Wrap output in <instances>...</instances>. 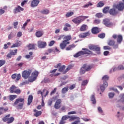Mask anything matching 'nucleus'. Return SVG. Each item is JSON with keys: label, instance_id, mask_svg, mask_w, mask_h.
Wrapping results in <instances>:
<instances>
[{"label": "nucleus", "instance_id": "13d9d810", "mask_svg": "<svg viewBox=\"0 0 124 124\" xmlns=\"http://www.w3.org/2000/svg\"><path fill=\"white\" fill-rule=\"evenodd\" d=\"M55 43V41H54V40H52V41H50V42L49 43V44L48 45V46H49L50 47H51L52 46H53V45H54Z\"/></svg>", "mask_w": 124, "mask_h": 124}, {"label": "nucleus", "instance_id": "8fccbe9b", "mask_svg": "<svg viewBox=\"0 0 124 124\" xmlns=\"http://www.w3.org/2000/svg\"><path fill=\"white\" fill-rule=\"evenodd\" d=\"M88 82L89 81L88 80H84L82 82V86H86L88 84Z\"/></svg>", "mask_w": 124, "mask_h": 124}, {"label": "nucleus", "instance_id": "774afa93", "mask_svg": "<svg viewBox=\"0 0 124 124\" xmlns=\"http://www.w3.org/2000/svg\"><path fill=\"white\" fill-rule=\"evenodd\" d=\"M121 100L123 103H124V93L121 94Z\"/></svg>", "mask_w": 124, "mask_h": 124}, {"label": "nucleus", "instance_id": "5701e85b", "mask_svg": "<svg viewBox=\"0 0 124 124\" xmlns=\"http://www.w3.org/2000/svg\"><path fill=\"white\" fill-rule=\"evenodd\" d=\"M100 30L98 27H93L92 29V32L93 33V34H97V33H99Z\"/></svg>", "mask_w": 124, "mask_h": 124}, {"label": "nucleus", "instance_id": "6e6d98bb", "mask_svg": "<svg viewBox=\"0 0 124 124\" xmlns=\"http://www.w3.org/2000/svg\"><path fill=\"white\" fill-rule=\"evenodd\" d=\"M103 48L104 50H111V47L109 45H108V46H104Z\"/></svg>", "mask_w": 124, "mask_h": 124}, {"label": "nucleus", "instance_id": "3c124183", "mask_svg": "<svg viewBox=\"0 0 124 124\" xmlns=\"http://www.w3.org/2000/svg\"><path fill=\"white\" fill-rule=\"evenodd\" d=\"M115 95V93H108V96L109 98H112L113 97H114Z\"/></svg>", "mask_w": 124, "mask_h": 124}, {"label": "nucleus", "instance_id": "4be33fe9", "mask_svg": "<svg viewBox=\"0 0 124 124\" xmlns=\"http://www.w3.org/2000/svg\"><path fill=\"white\" fill-rule=\"evenodd\" d=\"M90 35V32H84L83 34H79V36L80 38H85L86 36H89Z\"/></svg>", "mask_w": 124, "mask_h": 124}, {"label": "nucleus", "instance_id": "de8ad7c7", "mask_svg": "<svg viewBox=\"0 0 124 124\" xmlns=\"http://www.w3.org/2000/svg\"><path fill=\"white\" fill-rule=\"evenodd\" d=\"M93 24L94 25H99V24H100V19H94Z\"/></svg>", "mask_w": 124, "mask_h": 124}, {"label": "nucleus", "instance_id": "7c9ffc66", "mask_svg": "<svg viewBox=\"0 0 124 124\" xmlns=\"http://www.w3.org/2000/svg\"><path fill=\"white\" fill-rule=\"evenodd\" d=\"M35 46H36V44H30L28 46V47L29 50H35Z\"/></svg>", "mask_w": 124, "mask_h": 124}, {"label": "nucleus", "instance_id": "c85d7f7f", "mask_svg": "<svg viewBox=\"0 0 124 124\" xmlns=\"http://www.w3.org/2000/svg\"><path fill=\"white\" fill-rule=\"evenodd\" d=\"M33 112H35L34 114V117H39V116H41V114H42V112L38 111L35 109L33 110Z\"/></svg>", "mask_w": 124, "mask_h": 124}, {"label": "nucleus", "instance_id": "f3484780", "mask_svg": "<svg viewBox=\"0 0 124 124\" xmlns=\"http://www.w3.org/2000/svg\"><path fill=\"white\" fill-rule=\"evenodd\" d=\"M103 23L104 25L107 27H109V26H111V25H112V23H111L108 18H105V19H103Z\"/></svg>", "mask_w": 124, "mask_h": 124}, {"label": "nucleus", "instance_id": "2eb2a0df", "mask_svg": "<svg viewBox=\"0 0 124 124\" xmlns=\"http://www.w3.org/2000/svg\"><path fill=\"white\" fill-rule=\"evenodd\" d=\"M47 45V44L46 42H43L41 41H39L38 42V47L39 48H45L46 47V46Z\"/></svg>", "mask_w": 124, "mask_h": 124}, {"label": "nucleus", "instance_id": "0eeeda50", "mask_svg": "<svg viewBox=\"0 0 124 124\" xmlns=\"http://www.w3.org/2000/svg\"><path fill=\"white\" fill-rule=\"evenodd\" d=\"M39 73L37 71H35L31 73V76L29 78V81L31 83H32V82H34L36 78L38 77V75Z\"/></svg>", "mask_w": 124, "mask_h": 124}, {"label": "nucleus", "instance_id": "37998d69", "mask_svg": "<svg viewBox=\"0 0 124 124\" xmlns=\"http://www.w3.org/2000/svg\"><path fill=\"white\" fill-rule=\"evenodd\" d=\"M74 12H68L65 15L66 17H68L69 16H73L74 15Z\"/></svg>", "mask_w": 124, "mask_h": 124}, {"label": "nucleus", "instance_id": "69168bd1", "mask_svg": "<svg viewBox=\"0 0 124 124\" xmlns=\"http://www.w3.org/2000/svg\"><path fill=\"white\" fill-rule=\"evenodd\" d=\"M13 25L14 26L15 29H17V26H18V22H15Z\"/></svg>", "mask_w": 124, "mask_h": 124}, {"label": "nucleus", "instance_id": "ea45409f", "mask_svg": "<svg viewBox=\"0 0 124 124\" xmlns=\"http://www.w3.org/2000/svg\"><path fill=\"white\" fill-rule=\"evenodd\" d=\"M108 79H109V77L108 75H105L102 78V80L103 82H107V81H108Z\"/></svg>", "mask_w": 124, "mask_h": 124}, {"label": "nucleus", "instance_id": "a211bd4d", "mask_svg": "<svg viewBox=\"0 0 124 124\" xmlns=\"http://www.w3.org/2000/svg\"><path fill=\"white\" fill-rule=\"evenodd\" d=\"M39 0H32L31 5V7H35V6H37L38 5V3H39Z\"/></svg>", "mask_w": 124, "mask_h": 124}, {"label": "nucleus", "instance_id": "bf43d9fd", "mask_svg": "<svg viewBox=\"0 0 124 124\" xmlns=\"http://www.w3.org/2000/svg\"><path fill=\"white\" fill-rule=\"evenodd\" d=\"M57 88H55L54 90L52 91L50 93V95H52L54 93H56L57 92Z\"/></svg>", "mask_w": 124, "mask_h": 124}, {"label": "nucleus", "instance_id": "f704fd0d", "mask_svg": "<svg viewBox=\"0 0 124 124\" xmlns=\"http://www.w3.org/2000/svg\"><path fill=\"white\" fill-rule=\"evenodd\" d=\"M17 98V96L16 95H10L9 96V99L11 100V101H13L15 99V98Z\"/></svg>", "mask_w": 124, "mask_h": 124}, {"label": "nucleus", "instance_id": "9d476101", "mask_svg": "<svg viewBox=\"0 0 124 124\" xmlns=\"http://www.w3.org/2000/svg\"><path fill=\"white\" fill-rule=\"evenodd\" d=\"M114 7L116 8L118 10V11H120L121 12H123L124 11V1H120L117 4H116L114 5Z\"/></svg>", "mask_w": 124, "mask_h": 124}, {"label": "nucleus", "instance_id": "7ed1b4c3", "mask_svg": "<svg viewBox=\"0 0 124 124\" xmlns=\"http://www.w3.org/2000/svg\"><path fill=\"white\" fill-rule=\"evenodd\" d=\"M83 51H80V52H78L75 55H74V57L75 58H78L80 56H83V55H86V56H90V55H93V52L92 51H90L89 49H86V48H82Z\"/></svg>", "mask_w": 124, "mask_h": 124}, {"label": "nucleus", "instance_id": "4c0bfd02", "mask_svg": "<svg viewBox=\"0 0 124 124\" xmlns=\"http://www.w3.org/2000/svg\"><path fill=\"white\" fill-rule=\"evenodd\" d=\"M76 47V45L75 44H72L71 45H69L68 47L66 48V51H69L71 50L72 48H75Z\"/></svg>", "mask_w": 124, "mask_h": 124}, {"label": "nucleus", "instance_id": "e2e57ef3", "mask_svg": "<svg viewBox=\"0 0 124 124\" xmlns=\"http://www.w3.org/2000/svg\"><path fill=\"white\" fill-rule=\"evenodd\" d=\"M74 114H77V112L76 111H71L68 113V115H73Z\"/></svg>", "mask_w": 124, "mask_h": 124}, {"label": "nucleus", "instance_id": "1a4fd4ad", "mask_svg": "<svg viewBox=\"0 0 124 124\" xmlns=\"http://www.w3.org/2000/svg\"><path fill=\"white\" fill-rule=\"evenodd\" d=\"M18 87L15 85H12L9 89V91L11 93H16V94H20L21 93V90L17 89Z\"/></svg>", "mask_w": 124, "mask_h": 124}, {"label": "nucleus", "instance_id": "09e8293b", "mask_svg": "<svg viewBox=\"0 0 124 124\" xmlns=\"http://www.w3.org/2000/svg\"><path fill=\"white\" fill-rule=\"evenodd\" d=\"M32 52H29V55H27L25 56V58L26 59H30V58H31V56H32Z\"/></svg>", "mask_w": 124, "mask_h": 124}, {"label": "nucleus", "instance_id": "f257e3e1", "mask_svg": "<svg viewBox=\"0 0 124 124\" xmlns=\"http://www.w3.org/2000/svg\"><path fill=\"white\" fill-rule=\"evenodd\" d=\"M112 38L113 39H117V44H116L114 40H109L108 42V44L109 46H112L113 49H118L119 44H121L123 40V37L121 34H119V35H117V34H113L112 35Z\"/></svg>", "mask_w": 124, "mask_h": 124}, {"label": "nucleus", "instance_id": "a19ab883", "mask_svg": "<svg viewBox=\"0 0 124 124\" xmlns=\"http://www.w3.org/2000/svg\"><path fill=\"white\" fill-rule=\"evenodd\" d=\"M23 106H24V103H21L19 104L17 106L16 108L18 109H23Z\"/></svg>", "mask_w": 124, "mask_h": 124}, {"label": "nucleus", "instance_id": "0e129e2a", "mask_svg": "<svg viewBox=\"0 0 124 124\" xmlns=\"http://www.w3.org/2000/svg\"><path fill=\"white\" fill-rule=\"evenodd\" d=\"M5 11L2 9H0V15H2V14H4Z\"/></svg>", "mask_w": 124, "mask_h": 124}, {"label": "nucleus", "instance_id": "f03ea898", "mask_svg": "<svg viewBox=\"0 0 124 124\" xmlns=\"http://www.w3.org/2000/svg\"><path fill=\"white\" fill-rule=\"evenodd\" d=\"M54 67H55V68H58V67H59L58 71H59V72H61L62 73V74H66V73H67V72H68V71L70 70V69H71L72 68V66L69 65L67 66V68L65 69V65L62 66L61 63H58V64H57V65H55Z\"/></svg>", "mask_w": 124, "mask_h": 124}, {"label": "nucleus", "instance_id": "f8f14e48", "mask_svg": "<svg viewBox=\"0 0 124 124\" xmlns=\"http://www.w3.org/2000/svg\"><path fill=\"white\" fill-rule=\"evenodd\" d=\"M31 73V70H24L22 73V76L24 79H28Z\"/></svg>", "mask_w": 124, "mask_h": 124}, {"label": "nucleus", "instance_id": "4468645a", "mask_svg": "<svg viewBox=\"0 0 124 124\" xmlns=\"http://www.w3.org/2000/svg\"><path fill=\"white\" fill-rule=\"evenodd\" d=\"M11 77L13 80L16 79V82H18V81L21 79V74H18L16 75V74H14L12 75Z\"/></svg>", "mask_w": 124, "mask_h": 124}, {"label": "nucleus", "instance_id": "39448f33", "mask_svg": "<svg viewBox=\"0 0 124 124\" xmlns=\"http://www.w3.org/2000/svg\"><path fill=\"white\" fill-rule=\"evenodd\" d=\"M93 67V65L83 64L82 67L80 69V74L81 75L84 74L86 71H90Z\"/></svg>", "mask_w": 124, "mask_h": 124}, {"label": "nucleus", "instance_id": "e433bc0d", "mask_svg": "<svg viewBox=\"0 0 124 124\" xmlns=\"http://www.w3.org/2000/svg\"><path fill=\"white\" fill-rule=\"evenodd\" d=\"M91 101H92L93 104H95V103H96V100L95 97L94 95H93V94L91 96Z\"/></svg>", "mask_w": 124, "mask_h": 124}, {"label": "nucleus", "instance_id": "052dcab7", "mask_svg": "<svg viewBox=\"0 0 124 124\" xmlns=\"http://www.w3.org/2000/svg\"><path fill=\"white\" fill-rule=\"evenodd\" d=\"M96 16H97V17H102L103 15L101 13H98L96 14Z\"/></svg>", "mask_w": 124, "mask_h": 124}, {"label": "nucleus", "instance_id": "393cba45", "mask_svg": "<svg viewBox=\"0 0 124 124\" xmlns=\"http://www.w3.org/2000/svg\"><path fill=\"white\" fill-rule=\"evenodd\" d=\"M33 99V96H32V95H30L28 96V103H27V105L28 106L31 105V102H32Z\"/></svg>", "mask_w": 124, "mask_h": 124}, {"label": "nucleus", "instance_id": "ddd939ff", "mask_svg": "<svg viewBox=\"0 0 124 124\" xmlns=\"http://www.w3.org/2000/svg\"><path fill=\"white\" fill-rule=\"evenodd\" d=\"M24 10L23 8H22L21 6L17 5L16 7L14 10L13 12L14 14H17V13H20L21 11H23Z\"/></svg>", "mask_w": 124, "mask_h": 124}, {"label": "nucleus", "instance_id": "5fc2aeb1", "mask_svg": "<svg viewBox=\"0 0 124 124\" xmlns=\"http://www.w3.org/2000/svg\"><path fill=\"white\" fill-rule=\"evenodd\" d=\"M5 63V61L4 60H0V67L2 66Z\"/></svg>", "mask_w": 124, "mask_h": 124}, {"label": "nucleus", "instance_id": "c9c22d12", "mask_svg": "<svg viewBox=\"0 0 124 124\" xmlns=\"http://www.w3.org/2000/svg\"><path fill=\"white\" fill-rule=\"evenodd\" d=\"M67 44L66 43H64L63 41H62V43H61L60 45V48L62 49L63 50L65 49V47H66Z\"/></svg>", "mask_w": 124, "mask_h": 124}, {"label": "nucleus", "instance_id": "6ab92c4d", "mask_svg": "<svg viewBox=\"0 0 124 124\" xmlns=\"http://www.w3.org/2000/svg\"><path fill=\"white\" fill-rule=\"evenodd\" d=\"M8 107H6L4 108L3 107L0 108V115H2V114H4V113L7 112L8 111Z\"/></svg>", "mask_w": 124, "mask_h": 124}, {"label": "nucleus", "instance_id": "c03bdc74", "mask_svg": "<svg viewBox=\"0 0 124 124\" xmlns=\"http://www.w3.org/2000/svg\"><path fill=\"white\" fill-rule=\"evenodd\" d=\"M98 37H99V38H105V36H106V34L105 33H101L100 34H99V35H98Z\"/></svg>", "mask_w": 124, "mask_h": 124}, {"label": "nucleus", "instance_id": "cd10ccee", "mask_svg": "<svg viewBox=\"0 0 124 124\" xmlns=\"http://www.w3.org/2000/svg\"><path fill=\"white\" fill-rule=\"evenodd\" d=\"M68 119H69L70 122H72L73 121H75V120L79 119V118L78 117H76V116H67Z\"/></svg>", "mask_w": 124, "mask_h": 124}, {"label": "nucleus", "instance_id": "dca6fc26", "mask_svg": "<svg viewBox=\"0 0 124 124\" xmlns=\"http://www.w3.org/2000/svg\"><path fill=\"white\" fill-rule=\"evenodd\" d=\"M118 13L119 12L117 11L116 9H115V8H112V9H110L109 11V13L112 16H117Z\"/></svg>", "mask_w": 124, "mask_h": 124}, {"label": "nucleus", "instance_id": "2f4dec72", "mask_svg": "<svg viewBox=\"0 0 124 124\" xmlns=\"http://www.w3.org/2000/svg\"><path fill=\"white\" fill-rule=\"evenodd\" d=\"M71 24H69V23H65L64 25V27L63 28V31H69V28H71Z\"/></svg>", "mask_w": 124, "mask_h": 124}, {"label": "nucleus", "instance_id": "79ce46f5", "mask_svg": "<svg viewBox=\"0 0 124 124\" xmlns=\"http://www.w3.org/2000/svg\"><path fill=\"white\" fill-rule=\"evenodd\" d=\"M104 6V2L103 1H100L98 4H97V7H103Z\"/></svg>", "mask_w": 124, "mask_h": 124}, {"label": "nucleus", "instance_id": "6e6552de", "mask_svg": "<svg viewBox=\"0 0 124 124\" xmlns=\"http://www.w3.org/2000/svg\"><path fill=\"white\" fill-rule=\"evenodd\" d=\"M52 99L56 100L55 104H54V108H55V109H60L62 103V99H57V96H53V97H52Z\"/></svg>", "mask_w": 124, "mask_h": 124}, {"label": "nucleus", "instance_id": "a878e982", "mask_svg": "<svg viewBox=\"0 0 124 124\" xmlns=\"http://www.w3.org/2000/svg\"><path fill=\"white\" fill-rule=\"evenodd\" d=\"M124 70V65H122L121 64L120 65H119L118 67H114L113 69V71H117L118 70Z\"/></svg>", "mask_w": 124, "mask_h": 124}, {"label": "nucleus", "instance_id": "338daca9", "mask_svg": "<svg viewBox=\"0 0 124 124\" xmlns=\"http://www.w3.org/2000/svg\"><path fill=\"white\" fill-rule=\"evenodd\" d=\"M17 36V37H21L22 36V32H18Z\"/></svg>", "mask_w": 124, "mask_h": 124}, {"label": "nucleus", "instance_id": "58836bf2", "mask_svg": "<svg viewBox=\"0 0 124 124\" xmlns=\"http://www.w3.org/2000/svg\"><path fill=\"white\" fill-rule=\"evenodd\" d=\"M69 91L68 87L63 88L62 90V93H66Z\"/></svg>", "mask_w": 124, "mask_h": 124}, {"label": "nucleus", "instance_id": "412c9836", "mask_svg": "<svg viewBox=\"0 0 124 124\" xmlns=\"http://www.w3.org/2000/svg\"><path fill=\"white\" fill-rule=\"evenodd\" d=\"M57 70V69H53V70H51V71H50V73H51V74H50V76L51 77H53V76H55V77L59 76L61 73H56V74H54V73L56 72Z\"/></svg>", "mask_w": 124, "mask_h": 124}, {"label": "nucleus", "instance_id": "c756f323", "mask_svg": "<svg viewBox=\"0 0 124 124\" xmlns=\"http://www.w3.org/2000/svg\"><path fill=\"white\" fill-rule=\"evenodd\" d=\"M108 83L107 82H104L103 86H101L100 89L102 92H104L105 88L108 87Z\"/></svg>", "mask_w": 124, "mask_h": 124}, {"label": "nucleus", "instance_id": "423d86ee", "mask_svg": "<svg viewBox=\"0 0 124 124\" xmlns=\"http://www.w3.org/2000/svg\"><path fill=\"white\" fill-rule=\"evenodd\" d=\"M10 114L6 115L2 119V121L5 123L7 122L8 124H12V123L14 122L15 118H14V117H10Z\"/></svg>", "mask_w": 124, "mask_h": 124}, {"label": "nucleus", "instance_id": "aec40b11", "mask_svg": "<svg viewBox=\"0 0 124 124\" xmlns=\"http://www.w3.org/2000/svg\"><path fill=\"white\" fill-rule=\"evenodd\" d=\"M64 39H65V40H63V43L67 44L68 41L71 40L72 39L71 35H67V36H65L64 37Z\"/></svg>", "mask_w": 124, "mask_h": 124}, {"label": "nucleus", "instance_id": "473e14b6", "mask_svg": "<svg viewBox=\"0 0 124 124\" xmlns=\"http://www.w3.org/2000/svg\"><path fill=\"white\" fill-rule=\"evenodd\" d=\"M43 31H39L36 32L35 35L37 37H41L43 35Z\"/></svg>", "mask_w": 124, "mask_h": 124}, {"label": "nucleus", "instance_id": "a18cd8bd", "mask_svg": "<svg viewBox=\"0 0 124 124\" xmlns=\"http://www.w3.org/2000/svg\"><path fill=\"white\" fill-rule=\"evenodd\" d=\"M109 8L110 7H108V6L105 7L103 9V12L105 13H108V12L109 10Z\"/></svg>", "mask_w": 124, "mask_h": 124}, {"label": "nucleus", "instance_id": "bb28decb", "mask_svg": "<svg viewBox=\"0 0 124 124\" xmlns=\"http://www.w3.org/2000/svg\"><path fill=\"white\" fill-rule=\"evenodd\" d=\"M68 120L67 115L63 116L60 122V124H64L65 123V121Z\"/></svg>", "mask_w": 124, "mask_h": 124}, {"label": "nucleus", "instance_id": "72a5a7b5", "mask_svg": "<svg viewBox=\"0 0 124 124\" xmlns=\"http://www.w3.org/2000/svg\"><path fill=\"white\" fill-rule=\"evenodd\" d=\"M24 98H20L17 99L15 101V103H14V105H17V104L18 103H19V102H24Z\"/></svg>", "mask_w": 124, "mask_h": 124}, {"label": "nucleus", "instance_id": "603ef678", "mask_svg": "<svg viewBox=\"0 0 124 124\" xmlns=\"http://www.w3.org/2000/svg\"><path fill=\"white\" fill-rule=\"evenodd\" d=\"M93 5V3L91 2H88V4H86L83 6L84 8H87L89 6H92Z\"/></svg>", "mask_w": 124, "mask_h": 124}, {"label": "nucleus", "instance_id": "864d4df0", "mask_svg": "<svg viewBox=\"0 0 124 124\" xmlns=\"http://www.w3.org/2000/svg\"><path fill=\"white\" fill-rule=\"evenodd\" d=\"M17 49H15L14 51H12L10 52L11 55L14 56L15 55H16V54H17Z\"/></svg>", "mask_w": 124, "mask_h": 124}, {"label": "nucleus", "instance_id": "b1692460", "mask_svg": "<svg viewBox=\"0 0 124 124\" xmlns=\"http://www.w3.org/2000/svg\"><path fill=\"white\" fill-rule=\"evenodd\" d=\"M88 30V25L87 24H82L80 28V31H86Z\"/></svg>", "mask_w": 124, "mask_h": 124}, {"label": "nucleus", "instance_id": "49530a36", "mask_svg": "<svg viewBox=\"0 0 124 124\" xmlns=\"http://www.w3.org/2000/svg\"><path fill=\"white\" fill-rule=\"evenodd\" d=\"M20 46V44L19 43H16L14 44L13 46H11V48H15L16 47H19Z\"/></svg>", "mask_w": 124, "mask_h": 124}, {"label": "nucleus", "instance_id": "680f3d73", "mask_svg": "<svg viewBox=\"0 0 124 124\" xmlns=\"http://www.w3.org/2000/svg\"><path fill=\"white\" fill-rule=\"evenodd\" d=\"M78 121H75L73 123H72V124H78L79 123H80V118L79 119H78Z\"/></svg>", "mask_w": 124, "mask_h": 124}, {"label": "nucleus", "instance_id": "20e7f679", "mask_svg": "<svg viewBox=\"0 0 124 124\" xmlns=\"http://www.w3.org/2000/svg\"><path fill=\"white\" fill-rule=\"evenodd\" d=\"M88 17H89L88 16H79L75 17V18H73L72 22H73L74 24H78V25H79V24H81V22L85 21L86 19H88Z\"/></svg>", "mask_w": 124, "mask_h": 124}, {"label": "nucleus", "instance_id": "4d7b16f0", "mask_svg": "<svg viewBox=\"0 0 124 124\" xmlns=\"http://www.w3.org/2000/svg\"><path fill=\"white\" fill-rule=\"evenodd\" d=\"M23 65H24V63L23 62H20V63H18L16 65V66H17V67H19V68L22 67V66H23Z\"/></svg>", "mask_w": 124, "mask_h": 124}, {"label": "nucleus", "instance_id": "9b49d317", "mask_svg": "<svg viewBox=\"0 0 124 124\" xmlns=\"http://www.w3.org/2000/svg\"><path fill=\"white\" fill-rule=\"evenodd\" d=\"M89 48L90 50H93V51H96L97 54H100V47L98 45H90L89 46Z\"/></svg>", "mask_w": 124, "mask_h": 124}]
</instances>
